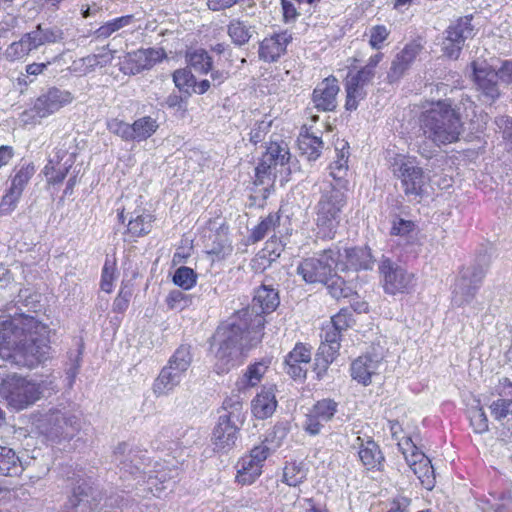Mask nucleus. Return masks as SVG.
<instances>
[{
    "label": "nucleus",
    "instance_id": "obj_34",
    "mask_svg": "<svg viewBox=\"0 0 512 512\" xmlns=\"http://www.w3.org/2000/svg\"><path fill=\"white\" fill-rule=\"evenodd\" d=\"M471 20L472 18L469 16L459 18L447 28L445 37L451 38L452 41L464 45L465 40L471 37L473 33Z\"/></svg>",
    "mask_w": 512,
    "mask_h": 512
},
{
    "label": "nucleus",
    "instance_id": "obj_16",
    "mask_svg": "<svg viewBox=\"0 0 512 512\" xmlns=\"http://www.w3.org/2000/svg\"><path fill=\"white\" fill-rule=\"evenodd\" d=\"M375 75V71L363 67L356 74H349L346 80V104L347 110L353 111L358 107V103L362 100L366 92L364 87L370 83Z\"/></svg>",
    "mask_w": 512,
    "mask_h": 512
},
{
    "label": "nucleus",
    "instance_id": "obj_42",
    "mask_svg": "<svg viewBox=\"0 0 512 512\" xmlns=\"http://www.w3.org/2000/svg\"><path fill=\"white\" fill-rule=\"evenodd\" d=\"M21 467L15 452L0 445V474L4 476L17 475Z\"/></svg>",
    "mask_w": 512,
    "mask_h": 512
},
{
    "label": "nucleus",
    "instance_id": "obj_52",
    "mask_svg": "<svg viewBox=\"0 0 512 512\" xmlns=\"http://www.w3.org/2000/svg\"><path fill=\"white\" fill-rule=\"evenodd\" d=\"M107 129L124 141H133L132 124L113 118L107 121Z\"/></svg>",
    "mask_w": 512,
    "mask_h": 512
},
{
    "label": "nucleus",
    "instance_id": "obj_8",
    "mask_svg": "<svg viewBox=\"0 0 512 512\" xmlns=\"http://www.w3.org/2000/svg\"><path fill=\"white\" fill-rule=\"evenodd\" d=\"M279 442L274 444L268 438L265 445L254 447L249 455L242 457L236 465V481L242 485L254 483L262 473L263 463L268 455L279 447Z\"/></svg>",
    "mask_w": 512,
    "mask_h": 512
},
{
    "label": "nucleus",
    "instance_id": "obj_49",
    "mask_svg": "<svg viewBox=\"0 0 512 512\" xmlns=\"http://www.w3.org/2000/svg\"><path fill=\"white\" fill-rule=\"evenodd\" d=\"M338 404L331 399H323L318 401L311 411L324 423L329 422L337 412Z\"/></svg>",
    "mask_w": 512,
    "mask_h": 512
},
{
    "label": "nucleus",
    "instance_id": "obj_60",
    "mask_svg": "<svg viewBox=\"0 0 512 512\" xmlns=\"http://www.w3.org/2000/svg\"><path fill=\"white\" fill-rule=\"evenodd\" d=\"M256 172V182L259 184H263L266 177H270L271 175L275 176L277 172V167L269 163L266 157L263 155L260 163L255 169Z\"/></svg>",
    "mask_w": 512,
    "mask_h": 512
},
{
    "label": "nucleus",
    "instance_id": "obj_13",
    "mask_svg": "<svg viewBox=\"0 0 512 512\" xmlns=\"http://www.w3.org/2000/svg\"><path fill=\"white\" fill-rule=\"evenodd\" d=\"M337 250L334 260V267L336 271L357 272L358 270L371 269L373 265V257L371 251L367 247H352V248H340L338 246L333 247Z\"/></svg>",
    "mask_w": 512,
    "mask_h": 512
},
{
    "label": "nucleus",
    "instance_id": "obj_2",
    "mask_svg": "<svg viewBox=\"0 0 512 512\" xmlns=\"http://www.w3.org/2000/svg\"><path fill=\"white\" fill-rule=\"evenodd\" d=\"M52 330L32 315L0 312V357L19 367L34 368L51 351Z\"/></svg>",
    "mask_w": 512,
    "mask_h": 512
},
{
    "label": "nucleus",
    "instance_id": "obj_29",
    "mask_svg": "<svg viewBox=\"0 0 512 512\" xmlns=\"http://www.w3.org/2000/svg\"><path fill=\"white\" fill-rule=\"evenodd\" d=\"M357 441L360 442L358 455L363 466L368 470H379L384 457L376 442L371 439L363 441L360 437H357Z\"/></svg>",
    "mask_w": 512,
    "mask_h": 512
},
{
    "label": "nucleus",
    "instance_id": "obj_26",
    "mask_svg": "<svg viewBox=\"0 0 512 512\" xmlns=\"http://www.w3.org/2000/svg\"><path fill=\"white\" fill-rule=\"evenodd\" d=\"M277 407L273 387L263 388L252 400L251 409L258 419H266L273 415Z\"/></svg>",
    "mask_w": 512,
    "mask_h": 512
},
{
    "label": "nucleus",
    "instance_id": "obj_39",
    "mask_svg": "<svg viewBox=\"0 0 512 512\" xmlns=\"http://www.w3.org/2000/svg\"><path fill=\"white\" fill-rule=\"evenodd\" d=\"M298 146L301 153L306 155L309 161H314L321 154L323 141L320 137L305 133L300 134L298 139Z\"/></svg>",
    "mask_w": 512,
    "mask_h": 512
},
{
    "label": "nucleus",
    "instance_id": "obj_38",
    "mask_svg": "<svg viewBox=\"0 0 512 512\" xmlns=\"http://www.w3.org/2000/svg\"><path fill=\"white\" fill-rule=\"evenodd\" d=\"M35 173V167L32 163H23L14 169L11 177V186L9 189L22 195L25 187Z\"/></svg>",
    "mask_w": 512,
    "mask_h": 512
},
{
    "label": "nucleus",
    "instance_id": "obj_19",
    "mask_svg": "<svg viewBox=\"0 0 512 512\" xmlns=\"http://www.w3.org/2000/svg\"><path fill=\"white\" fill-rule=\"evenodd\" d=\"M237 441V427L235 421L227 414L219 416L218 422L213 430L212 442L216 450H230Z\"/></svg>",
    "mask_w": 512,
    "mask_h": 512
},
{
    "label": "nucleus",
    "instance_id": "obj_25",
    "mask_svg": "<svg viewBox=\"0 0 512 512\" xmlns=\"http://www.w3.org/2000/svg\"><path fill=\"white\" fill-rule=\"evenodd\" d=\"M421 50L418 43L407 44L395 57L392 62L389 77L399 79L410 68Z\"/></svg>",
    "mask_w": 512,
    "mask_h": 512
},
{
    "label": "nucleus",
    "instance_id": "obj_37",
    "mask_svg": "<svg viewBox=\"0 0 512 512\" xmlns=\"http://www.w3.org/2000/svg\"><path fill=\"white\" fill-rule=\"evenodd\" d=\"M156 119L151 116H143L132 123L133 141L141 142L151 137L158 129Z\"/></svg>",
    "mask_w": 512,
    "mask_h": 512
},
{
    "label": "nucleus",
    "instance_id": "obj_41",
    "mask_svg": "<svg viewBox=\"0 0 512 512\" xmlns=\"http://www.w3.org/2000/svg\"><path fill=\"white\" fill-rule=\"evenodd\" d=\"M337 160H335L330 165V175L334 180L338 182V187L342 190L345 188V185L342 183L346 173H347V161H348V151L347 144L343 143L342 148H337Z\"/></svg>",
    "mask_w": 512,
    "mask_h": 512
},
{
    "label": "nucleus",
    "instance_id": "obj_17",
    "mask_svg": "<svg viewBox=\"0 0 512 512\" xmlns=\"http://www.w3.org/2000/svg\"><path fill=\"white\" fill-rule=\"evenodd\" d=\"M383 366L382 357L379 355H363L353 361L351 376L363 385H369L372 378L377 376Z\"/></svg>",
    "mask_w": 512,
    "mask_h": 512
},
{
    "label": "nucleus",
    "instance_id": "obj_64",
    "mask_svg": "<svg viewBox=\"0 0 512 512\" xmlns=\"http://www.w3.org/2000/svg\"><path fill=\"white\" fill-rule=\"evenodd\" d=\"M495 122L502 131L503 138L507 141L509 150L512 151V118L500 117L497 118Z\"/></svg>",
    "mask_w": 512,
    "mask_h": 512
},
{
    "label": "nucleus",
    "instance_id": "obj_31",
    "mask_svg": "<svg viewBox=\"0 0 512 512\" xmlns=\"http://www.w3.org/2000/svg\"><path fill=\"white\" fill-rule=\"evenodd\" d=\"M280 224V216L277 213L269 214L264 218L251 233V238L254 242H258L264 239L266 236L271 235V241L267 243L266 249L273 245L276 240V229Z\"/></svg>",
    "mask_w": 512,
    "mask_h": 512
},
{
    "label": "nucleus",
    "instance_id": "obj_62",
    "mask_svg": "<svg viewBox=\"0 0 512 512\" xmlns=\"http://www.w3.org/2000/svg\"><path fill=\"white\" fill-rule=\"evenodd\" d=\"M389 35V31L384 25H377L371 28L370 30V40L369 43L374 49H380L382 44L387 39Z\"/></svg>",
    "mask_w": 512,
    "mask_h": 512
},
{
    "label": "nucleus",
    "instance_id": "obj_12",
    "mask_svg": "<svg viewBox=\"0 0 512 512\" xmlns=\"http://www.w3.org/2000/svg\"><path fill=\"white\" fill-rule=\"evenodd\" d=\"M384 291L388 294L405 293L415 286V275L386 258L379 265Z\"/></svg>",
    "mask_w": 512,
    "mask_h": 512
},
{
    "label": "nucleus",
    "instance_id": "obj_43",
    "mask_svg": "<svg viewBox=\"0 0 512 512\" xmlns=\"http://www.w3.org/2000/svg\"><path fill=\"white\" fill-rule=\"evenodd\" d=\"M72 164V158H67L63 162V165L46 164L43 169V174L45 175L47 182L53 185L61 183L65 179Z\"/></svg>",
    "mask_w": 512,
    "mask_h": 512
},
{
    "label": "nucleus",
    "instance_id": "obj_46",
    "mask_svg": "<svg viewBox=\"0 0 512 512\" xmlns=\"http://www.w3.org/2000/svg\"><path fill=\"white\" fill-rule=\"evenodd\" d=\"M322 285H325L330 295L336 299L348 298L353 294V289L341 277L336 276V271L332 272L331 280Z\"/></svg>",
    "mask_w": 512,
    "mask_h": 512
},
{
    "label": "nucleus",
    "instance_id": "obj_28",
    "mask_svg": "<svg viewBox=\"0 0 512 512\" xmlns=\"http://www.w3.org/2000/svg\"><path fill=\"white\" fill-rule=\"evenodd\" d=\"M270 366V360L262 359L261 361L250 364L245 373L236 381V388L242 392L250 387L256 386L262 380Z\"/></svg>",
    "mask_w": 512,
    "mask_h": 512
},
{
    "label": "nucleus",
    "instance_id": "obj_22",
    "mask_svg": "<svg viewBox=\"0 0 512 512\" xmlns=\"http://www.w3.org/2000/svg\"><path fill=\"white\" fill-rule=\"evenodd\" d=\"M128 450V445L125 443L119 444L114 452L116 461H119L120 470L124 473L130 474L134 479L137 480V484L145 483L146 477L149 476V471H146L147 466H144L143 469H141L140 464L143 465V463L140 461L141 459L138 458L135 454L131 453L129 451L128 458L129 459H122V456H124L125 452Z\"/></svg>",
    "mask_w": 512,
    "mask_h": 512
},
{
    "label": "nucleus",
    "instance_id": "obj_24",
    "mask_svg": "<svg viewBox=\"0 0 512 512\" xmlns=\"http://www.w3.org/2000/svg\"><path fill=\"white\" fill-rule=\"evenodd\" d=\"M291 40L287 32L277 33L261 41L259 45V57L265 62L277 61L286 51Z\"/></svg>",
    "mask_w": 512,
    "mask_h": 512
},
{
    "label": "nucleus",
    "instance_id": "obj_54",
    "mask_svg": "<svg viewBox=\"0 0 512 512\" xmlns=\"http://www.w3.org/2000/svg\"><path fill=\"white\" fill-rule=\"evenodd\" d=\"M391 234L401 236L408 242L416 235V225L410 220L398 219L393 222Z\"/></svg>",
    "mask_w": 512,
    "mask_h": 512
},
{
    "label": "nucleus",
    "instance_id": "obj_27",
    "mask_svg": "<svg viewBox=\"0 0 512 512\" xmlns=\"http://www.w3.org/2000/svg\"><path fill=\"white\" fill-rule=\"evenodd\" d=\"M176 475L175 469H164L159 463L154 464V468L150 469L148 479L145 483L148 490L155 496L160 497L170 484V480Z\"/></svg>",
    "mask_w": 512,
    "mask_h": 512
},
{
    "label": "nucleus",
    "instance_id": "obj_11",
    "mask_svg": "<svg viewBox=\"0 0 512 512\" xmlns=\"http://www.w3.org/2000/svg\"><path fill=\"white\" fill-rule=\"evenodd\" d=\"M485 274L481 266L463 268L453 287V303L458 307L469 304L479 290Z\"/></svg>",
    "mask_w": 512,
    "mask_h": 512
},
{
    "label": "nucleus",
    "instance_id": "obj_44",
    "mask_svg": "<svg viewBox=\"0 0 512 512\" xmlns=\"http://www.w3.org/2000/svg\"><path fill=\"white\" fill-rule=\"evenodd\" d=\"M399 449L402 451L404 458L409 467L416 466L429 459L422 451H420L410 438L398 443Z\"/></svg>",
    "mask_w": 512,
    "mask_h": 512
},
{
    "label": "nucleus",
    "instance_id": "obj_61",
    "mask_svg": "<svg viewBox=\"0 0 512 512\" xmlns=\"http://www.w3.org/2000/svg\"><path fill=\"white\" fill-rule=\"evenodd\" d=\"M511 405V401L498 399L490 405L491 415L496 420H501L505 418L510 412L512 413Z\"/></svg>",
    "mask_w": 512,
    "mask_h": 512
},
{
    "label": "nucleus",
    "instance_id": "obj_15",
    "mask_svg": "<svg viewBox=\"0 0 512 512\" xmlns=\"http://www.w3.org/2000/svg\"><path fill=\"white\" fill-rule=\"evenodd\" d=\"M471 77L478 90L486 97L494 100L499 96L498 72L485 60H476L470 64Z\"/></svg>",
    "mask_w": 512,
    "mask_h": 512
},
{
    "label": "nucleus",
    "instance_id": "obj_59",
    "mask_svg": "<svg viewBox=\"0 0 512 512\" xmlns=\"http://www.w3.org/2000/svg\"><path fill=\"white\" fill-rule=\"evenodd\" d=\"M271 124L272 121L267 118L256 123L250 132V141L254 144L263 141L270 130Z\"/></svg>",
    "mask_w": 512,
    "mask_h": 512
},
{
    "label": "nucleus",
    "instance_id": "obj_3",
    "mask_svg": "<svg viewBox=\"0 0 512 512\" xmlns=\"http://www.w3.org/2000/svg\"><path fill=\"white\" fill-rule=\"evenodd\" d=\"M419 126L424 137L436 146L455 143L463 133L461 116L449 99L424 106L419 116Z\"/></svg>",
    "mask_w": 512,
    "mask_h": 512
},
{
    "label": "nucleus",
    "instance_id": "obj_53",
    "mask_svg": "<svg viewBox=\"0 0 512 512\" xmlns=\"http://www.w3.org/2000/svg\"><path fill=\"white\" fill-rule=\"evenodd\" d=\"M34 31L40 39L41 46L47 43H57L64 39V33L58 27L43 28L41 24H38Z\"/></svg>",
    "mask_w": 512,
    "mask_h": 512
},
{
    "label": "nucleus",
    "instance_id": "obj_58",
    "mask_svg": "<svg viewBox=\"0 0 512 512\" xmlns=\"http://www.w3.org/2000/svg\"><path fill=\"white\" fill-rule=\"evenodd\" d=\"M21 195L9 189L7 193L2 197L0 202V214L8 215L10 214L17 206Z\"/></svg>",
    "mask_w": 512,
    "mask_h": 512
},
{
    "label": "nucleus",
    "instance_id": "obj_6",
    "mask_svg": "<svg viewBox=\"0 0 512 512\" xmlns=\"http://www.w3.org/2000/svg\"><path fill=\"white\" fill-rule=\"evenodd\" d=\"M345 204L346 194L341 188L330 185L322 192L315 208L317 233L320 237L327 239L334 237Z\"/></svg>",
    "mask_w": 512,
    "mask_h": 512
},
{
    "label": "nucleus",
    "instance_id": "obj_40",
    "mask_svg": "<svg viewBox=\"0 0 512 512\" xmlns=\"http://www.w3.org/2000/svg\"><path fill=\"white\" fill-rule=\"evenodd\" d=\"M93 494L94 489L83 481L81 485L74 489L70 502L77 511L86 512L88 507L92 508V501H95Z\"/></svg>",
    "mask_w": 512,
    "mask_h": 512
},
{
    "label": "nucleus",
    "instance_id": "obj_20",
    "mask_svg": "<svg viewBox=\"0 0 512 512\" xmlns=\"http://www.w3.org/2000/svg\"><path fill=\"white\" fill-rule=\"evenodd\" d=\"M339 86L337 79L327 77L319 83L313 91V102L315 107L321 111H332L337 106V95Z\"/></svg>",
    "mask_w": 512,
    "mask_h": 512
},
{
    "label": "nucleus",
    "instance_id": "obj_21",
    "mask_svg": "<svg viewBox=\"0 0 512 512\" xmlns=\"http://www.w3.org/2000/svg\"><path fill=\"white\" fill-rule=\"evenodd\" d=\"M41 47L40 39L35 31L22 35L18 41L12 42L4 51V57L10 62L24 60L32 51Z\"/></svg>",
    "mask_w": 512,
    "mask_h": 512
},
{
    "label": "nucleus",
    "instance_id": "obj_55",
    "mask_svg": "<svg viewBox=\"0 0 512 512\" xmlns=\"http://www.w3.org/2000/svg\"><path fill=\"white\" fill-rule=\"evenodd\" d=\"M471 425L476 433H483L488 430V419L481 407H476L469 412Z\"/></svg>",
    "mask_w": 512,
    "mask_h": 512
},
{
    "label": "nucleus",
    "instance_id": "obj_10",
    "mask_svg": "<svg viewBox=\"0 0 512 512\" xmlns=\"http://www.w3.org/2000/svg\"><path fill=\"white\" fill-rule=\"evenodd\" d=\"M71 101L72 97L70 92L58 88H50L46 93L36 99L30 111H25L22 114V121L25 124H35L39 122L40 119L57 112Z\"/></svg>",
    "mask_w": 512,
    "mask_h": 512
},
{
    "label": "nucleus",
    "instance_id": "obj_63",
    "mask_svg": "<svg viewBox=\"0 0 512 512\" xmlns=\"http://www.w3.org/2000/svg\"><path fill=\"white\" fill-rule=\"evenodd\" d=\"M173 81L175 85L181 89L185 90L194 84V78L190 71L186 69H179L173 73Z\"/></svg>",
    "mask_w": 512,
    "mask_h": 512
},
{
    "label": "nucleus",
    "instance_id": "obj_33",
    "mask_svg": "<svg viewBox=\"0 0 512 512\" xmlns=\"http://www.w3.org/2000/svg\"><path fill=\"white\" fill-rule=\"evenodd\" d=\"M192 362L191 348L188 345L179 346L170 357L168 364L165 366L173 370L177 374L184 376Z\"/></svg>",
    "mask_w": 512,
    "mask_h": 512
},
{
    "label": "nucleus",
    "instance_id": "obj_35",
    "mask_svg": "<svg viewBox=\"0 0 512 512\" xmlns=\"http://www.w3.org/2000/svg\"><path fill=\"white\" fill-rule=\"evenodd\" d=\"M512 507V495L503 493L499 497L490 494V497L479 500L478 508L481 512H508Z\"/></svg>",
    "mask_w": 512,
    "mask_h": 512
},
{
    "label": "nucleus",
    "instance_id": "obj_56",
    "mask_svg": "<svg viewBox=\"0 0 512 512\" xmlns=\"http://www.w3.org/2000/svg\"><path fill=\"white\" fill-rule=\"evenodd\" d=\"M340 349V344H332L322 342L318 349V357L317 361H322L323 365L326 367L328 364L332 363L335 357L337 356Z\"/></svg>",
    "mask_w": 512,
    "mask_h": 512
},
{
    "label": "nucleus",
    "instance_id": "obj_7",
    "mask_svg": "<svg viewBox=\"0 0 512 512\" xmlns=\"http://www.w3.org/2000/svg\"><path fill=\"white\" fill-rule=\"evenodd\" d=\"M337 250L329 248L311 257L303 258L297 265L296 273L306 284H322L331 280L335 272L334 260Z\"/></svg>",
    "mask_w": 512,
    "mask_h": 512
},
{
    "label": "nucleus",
    "instance_id": "obj_5",
    "mask_svg": "<svg viewBox=\"0 0 512 512\" xmlns=\"http://www.w3.org/2000/svg\"><path fill=\"white\" fill-rule=\"evenodd\" d=\"M32 424L49 442L55 444L70 441L81 429L79 414L62 404L34 415Z\"/></svg>",
    "mask_w": 512,
    "mask_h": 512
},
{
    "label": "nucleus",
    "instance_id": "obj_9",
    "mask_svg": "<svg viewBox=\"0 0 512 512\" xmlns=\"http://www.w3.org/2000/svg\"><path fill=\"white\" fill-rule=\"evenodd\" d=\"M393 172L400 179L407 196H419L425 183L424 173L418 166L416 158L398 154L392 162Z\"/></svg>",
    "mask_w": 512,
    "mask_h": 512
},
{
    "label": "nucleus",
    "instance_id": "obj_23",
    "mask_svg": "<svg viewBox=\"0 0 512 512\" xmlns=\"http://www.w3.org/2000/svg\"><path fill=\"white\" fill-rule=\"evenodd\" d=\"M129 215L126 232L134 238L149 234L155 220L154 215L146 208L137 205Z\"/></svg>",
    "mask_w": 512,
    "mask_h": 512
},
{
    "label": "nucleus",
    "instance_id": "obj_47",
    "mask_svg": "<svg viewBox=\"0 0 512 512\" xmlns=\"http://www.w3.org/2000/svg\"><path fill=\"white\" fill-rule=\"evenodd\" d=\"M189 65L197 72L207 73L211 69L212 61L203 49L191 51L187 55Z\"/></svg>",
    "mask_w": 512,
    "mask_h": 512
},
{
    "label": "nucleus",
    "instance_id": "obj_45",
    "mask_svg": "<svg viewBox=\"0 0 512 512\" xmlns=\"http://www.w3.org/2000/svg\"><path fill=\"white\" fill-rule=\"evenodd\" d=\"M410 468L414 474L417 475L424 488L427 490L433 489L435 485V474L430 459H427L425 462L423 461L421 464L412 466Z\"/></svg>",
    "mask_w": 512,
    "mask_h": 512
},
{
    "label": "nucleus",
    "instance_id": "obj_51",
    "mask_svg": "<svg viewBox=\"0 0 512 512\" xmlns=\"http://www.w3.org/2000/svg\"><path fill=\"white\" fill-rule=\"evenodd\" d=\"M196 277L193 269L182 266L175 271L173 282L182 289L189 290L196 284Z\"/></svg>",
    "mask_w": 512,
    "mask_h": 512
},
{
    "label": "nucleus",
    "instance_id": "obj_36",
    "mask_svg": "<svg viewBox=\"0 0 512 512\" xmlns=\"http://www.w3.org/2000/svg\"><path fill=\"white\" fill-rule=\"evenodd\" d=\"M308 469L303 462H289L283 468L282 482L291 487L302 484L307 477Z\"/></svg>",
    "mask_w": 512,
    "mask_h": 512
},
{
    "label": "nucleus",
    "instance_id": "obj_48",
    "mask_svg": "<svg viewBox=\"0 0 512 512\" xmlns=\"http://www.w3.org/2000/svg\"><path fill=\"white\" fill-rule=\"evenodd\" d=\"M264 156L269 163L276 167L285 165L289 160L287 148L278 143H270Z\"/></svg>",
    "mask_w": 512,
    "mask_h": 512
},
{
    "label": "nucleus",
    "instance_id": "obj_14",
    "mask_svg": "<svg viewBox=\"0 0 512 512\" xmlns=\"http://www.w3.org/2000/svg\"><path fill=\"white\" fill-rule=\"evenodd\" d=\"M165 57L162 49L147 48L127 53L120 62L121 71L135 75L143 70L152 68Z\"/></svg>",
    "mask_w": 512,
    "mask_h": 512
},
{
    "label": "nucleus",
    "instance_id": "obj_4",
    "mask_svg": "<svg viewBox=\"0 0 512 512\" xmlns=\"http://www.w3.org/2000/svg\"><path fill=\"white\" fill-rule=\"evenodd\" d=\"M57 385L50 377L35 378L17 373L7 375L0 383V395L16 411L27 409L46 396L56 392Z\"/></svg>",
    "mask_w": 512,
    "mask_h": 512
},
{
    "label": "nucleus",
    "instance_id": "obj_50",
    "mask_svg": "<svg viewBox=\"0 0 512 512\" xmlns=\"http://www.w3.org/2000/svg\"><path fill=\"white\" fill-rule=\"evenodd\" d=\"M239 393L238 391L237 394L226 397L222 404L223 414L230 416V419L233 421L239 420L242 415L243 399Z\"/></svg>",
    "mask_w": 512,
    "mask_h": 512
},
{
    "label": "nucleus",
    "instance_id": "obj_32",
    "mask_svg": "<svg viewBox=\"0 0 512 512\" xmlns=\"http://www.w3.org/2000/svg\"><path fill=\"white\" fill-rule=\"evenodd\" d=\"M255 32V27L246 20L232 19L227 26V33L237 46L248 43Z\"/></svg>",
    "mask_w": 512,
    "mask_h": 512
},
{
    "label": "nucleus",
    "instance_id": "obj_30",
    "mask_svg": "<svg viewBox=\"0 0 512 512\" xmlns=\"http://www.w3.org/2000/svg\"><path fill=\"white\" fill-rule=\"evenodd\" d=\"M182 376L164 367L154 380L152 390L157 397L169 395L182 381Z\"/></svg>",
    "mask_w": 512,
    "mask_h": 512
},
{
    "label": "nucleus",
    "instance_id": "obj_57",
    "mask_svg": "<svg viewBox=\"0 0 512 512\" xmlns=\"http://www.w3.org/2000/svg\"><path fill=\"white\" fill-rule=\"evenodd\" d=\"M352 322L353 319L350 310L343 308L331 318L329 323L331 324V327L342 332L350 327Z\"/></svg>",
    "mask_w": 512,
    "mask_h": 512
},
{
    "label": "nucleus",
    "instance_id": "obj_18",
    "mask_svg": "<svg viewBox=\"0 0 512 512\" xmlns=\"http://www.w3.org/2000/svg\"><path fill=\"white\" fill-rule=\"evenodd\" d=\"M311 349L302 343L295 345L285 358L286 372L293 379H304L311 362Z\"/></svg>",
    "mask_w": 512,
    "mask_h": 512
},
{
    "label": "nucleus",
    "instance_id": "obj_1",
    "mask_svg": "<svg viewBox=\"0 0 512 512\" xmlns=\"http://www.w3.org/2000/svg\"><path fill=\"white\" fill-rule=\"evenodd\" d=\"M279 305L277 291L268 285L259 287L251 308L237 313L230 322L218 327L215 336V370L218 374L229 371L241 362L247 351L262 337L265 319L262 313H270Z\"/></svg>",
    "mask_w": 512,
    "mask_h": 512
}]
</instances>
